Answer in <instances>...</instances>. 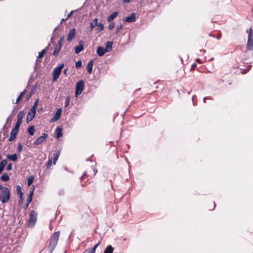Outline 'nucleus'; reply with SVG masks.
Listing matches in <instances>:
<instances>
[{
	"label": "nucleus",
	"instance_id": "nucleus-1",
	"mask_svg": "<svg viewBox=\"0 0 253 253\" xmlns=\"http://www.w3.org/2000/svg\"><path fill=\"white\" fill-rule=\"evenodd\" d=\"M59 235L60 232L57 231L54 233L51 237L50 243L49 245V249H50L51 253L54 249L57 244Z\"/></svg>",
	"mask_w": 253,
	"mask_h": 253
},
{
	"label": "nucleus",
	"instance_id": "nucleus-2",
	"mask_svg": "<svg viewBox=\"0 0 253 253\" xmlns=\"http://www.w3.org/2000/svg\"><path fill=\"white\" fill-rule=\"evenodd\" d=\"M249 32L247 47L250 50H253V30L251 28L249 29Z\"/></svg>",
	"mask_w": 253,
	"mask_h": 253
},
{
	"label": "nucleus",
	"instance_id": "nucleus-3",
	"mask_svg": "<svg viewBox=\"0 0 253 253\" xmlns=\"http://www.w3.org/2000/svg\"><path fill=\"white\" fill-rule=\"evenodd\" d=\"M1 202L5 203L9 201L10 198V194L8 189L7 187H4L1 193Z\"/></svg>",
	"mask_w": 253,
	"mask_h": 253
},
{
	"label": "nucleus",
	"instance_id": "nucleus-4",
	"mask_svg": "<svg viewBox=\"0 0 253 253\" xmlns=\"http://www.w3.org/2000/svg\"><path fill=\"white\" fill-rule=\"evenodd\" d=\"M29 215L30 218L28 222V226H33L37 221V213L34 211H32Z\"/></svg>",
	"mask_w": 253,
	"mask_h": 253
},
{
	"label": "nucleus",
	"instance_id": "nucleus-5",
	"mask_svg": "<svg viewBox=\"0 0 253 253\" xmlns=\"http://www.w3.org/2000/svg\"><path fill=\"white\" fill-rule=\"evenodd\" d=\"M64 67V64H60L59 66L55 67L53 71V81H56L59 78L61 70Z\"/></svg>",
	"mask_w": 253,
	"mask_h": 253
},
{
	"label": "nucleus",
	"instance_id": "nucleus-6",
	"mask_svg": "<svg viewBox=\"0 0 253 253\" xmlns=\"http://www.w3.org/2000/svg\"><path fill=\"white\" fill-rule=\"evenodd\" d=\"M84 87V82L83 80H80L78 82L76 85V96H78L80 94Z\"/></svg>",
	"mask_w": 253,
	"mask_h": 253
},
{
	"label": "nucleus",
	"instance_id": "nucleus-7",
	"mask_svg": "<svg viewBox=\"0 0 253 253\" xmlns=\"http://www.w3.org/2000/svg\"><path fill=\"white\" fill-rule=\"evenodd\" d=\"M61 112L62 110L61 108L58 109L53 117L51 119V122H54L57 121L60 117Z\"/></svg>",
	"mask_w": 253,
	"mask_h": 253
},
{
	"label": "nucleus",
	"instance_id": "nucleus-8",
	"mask_svg": "<svg viewBox=\"0 0 253 253\" xmlns=\"http://www.w3.org/2000/svg\"><path fill=\"white\" fill-rule=\"evenodd\" d=\"M47 134L46 133H43V135L39 137L35 142L36 145H39L45 140L47 137Z\"/></svg>",
	"mask_w": 253,
	"mask_h": 253
},
{
	"label": "nucleus",
	"instance_id": "nucleus-9",
	"mask_svg": "<svg viewBox=\"0 0 253 253\" xmlns=\"http://www.w3.org/2000/svg\"><path fill=\"white\" fill-rule=\"evenodd\" d=\"M76 35V29L75 28H73L71 30L68 34L67 37V41H71L75 36Z\"/></svg>",
	"mask_w": 253,
	"mask_h": 253
},
{
	"label": "nucleus",
	"instance_id": "nucleus-10",
	"mask_svg": "<svg viewBox=\"0 0 253 253\" xmlns=\"http://www.w3.org/2000/svg\"><path fill=\"white\" fill-rule=\"evenodd\" d=\"M97 54L99 56H102L106 52H107L105 48L102 46H99L96 50Z\"/></svg>",
	"mask_w": 253,
	"mask_h": 253
},
{
	"label": "nucleus",
	"instance_id": "nucleus-11",
	"mask_svg": "<svg viewBox=\"0 0 253 253\" xmlns=\"http://www.w3.org/2000/svg\"><path fill=\"white\" fill-rule=\"evenodd\" d=\"M136 19V14L134 13H131L130 16L126 17V21L127 22L131 23L134 22Z\"/></svg>",
	"mask_w": 253,
	"mask_h": 253
},
{
	"label": "nucleus",
	"instance_id": "nucleus-12",
	"mask_svg": "<svg viewBox=\"0 0 253 253\" xmlns=\"http://www.w3.org/2000/svg\"><path fill=\"white\" fill-rule=\"evenodd\" d=\"M18 130L13 128L10 132V135L8 139L9 141L14 140L16 137V134L18 133Z\"/></svg>",
	"mask_w": 253,
	"mask_h": 253
},
{
	"label": "nucleus",
	"instance_id": "nucleus-13",
	"mask_svg": "<svg viewBox=\"0 0 253 253\" xmlns=\"http://www.w3.org/2000/svg\"><path fill=\"white\" fill-rule=\"evenodd\" d=\"M61 46H62L61 45L60 43H58L57 46L55 47L54 50L53 51V55L56 56L58 55L59 52L61 50Z\"/></svg>",
	"mask_w": 253,
	"mask_h": 253
},
{
	"label": "nucleus",
	"instance_id": "nucleus-14",
	"mask_svg": "<svg viewBox=\"0 0 253 253\" xmlns=\"http://www.w3.org/2000/svg\"><path fill=\"white\" fill-rule=\"evenodd\" d=\"M119 13L118 12H115L112 13L110 16H109L107 18V20L108 22H111L114 19L116 18L118 15Z\"/></svg>",
	"mask_w": 253,
	"mask_h": 253
},
{
	"label": "nucleus",
	"instance_id": "nucleus-15",
	"mask_svg": "<svg viewBox=\"0 0 253 253\" xmlns=\"http://www.w3.org/2000/svg\"><path fill=\"white\" fill-rule=\"evenodd\" d=\"M98 24V19L95 18L90 23V31H91Z\"/></svg>",
	"mask_w": 253,
	"mask_h": 253
},
{
	"label": "nucleus",
	"instance_id": "nucleus-16",
	"mask_svg": "<svg viewBox=\"0 0 253 253\" xmlns=\"http://www.w3.org/2000/svg\"><path fill=\"white\" fill-rule=\"evenodd\" d=\"M113 45V42H107L106 43V51L108 52L111 50Z\"/></svg>",
	"mask_w": 253,
	"mask_h": 253
},
{
	"label": "nucleus",
	"instance_id": "nucleus-17",
	"mask_svg": "<svg viewBox=\"0 0 253 253\" xmlns=\"http://www.w3.org/2000/svg\"><path fill=\"white\" fill-rule=\"evenodd\" d=\"M60 154V151H57L54 154V156H53V157L52 158V160H53V163L54 165H55L56 164V163L59 157V155Z\"/></svg>",
	"mask_w": 253,
	"mask_h": 253
},
{
	"label": "nucleus",
	"instance_id": "nucleus-18",
	"mask_svg": "<svg viewBox=\"0 0 253 253\" xmlns=\"http://www.w3.org/2000/svg\"><path fill=\"white\" fill-rule=\"evenodd\" d=\"M92 66H93V61L92 60H90L87 66H86V69H87V70L88 71V72L90 74L91 72H92Z\"/></svg>",
	"mask_w": 253,
	"mask_h": 253
},
{
	"label": "nucleus",
	"instance_id": "nucleus-19",
	"mask_svg": "<svg viewBox=\"0 0 253 253\" xmlns=\"http://www.w3.org/2000/svg\"><path fill=\"white\" fill-rule=\"evenodd\" d=\"M35 115V114L31 113V112L29 111V113H28V114L27 115V117H26L27 122H29L33 120V119L34 118Z\"/></svg>",
	"mask_w": 253,
	"mask_h": 253
},
{
	"label": "nucleus",
	"instance_id": "nucleus-20",
	"mask_svg": "<svg viewBox=\"0 0 253 253\" xmlns=\"http://www.w3.org/2000/svg\"><path fill=\"white\" fill-rule=\"evenodd\" d=\"M55 133L58 138L60 137L62 135V129L59 127H57L55 129Z\"/></svg>",
	"mask_w": 253,
	"mask_h": 253
},
{
	"label": "nucleus",
	"instance_id": "nucleus-21",
	"mask_svg": "<svg viewBox=\"0 0 253 253\" xmlns=\"http://www.w3.org/2000/svg\"><path fill=\"white\" fill-rule=\"evenodd\" d=\"M6 157L10 161H16L17 159V155L15 154L13 155H7Z\"/></svg>",
	"mask_w": 253,
	"mask_h": 253
},
{
	"label": "nucleus",
	"instance_id": "nucleus-22",
	"mask_svg": "<svg viewBox=\"0 0 253 253\" xmlns=\"http://www.w3.org/2000/svg\"><path fill=\"white\" fill-rule=\"evenodd\" d=\"M84 49V47L82 44H80L79 45L76 46L75 47V52L76 53H79L80 52H81Z\"/></svg>",
	"mask_w": 253,
	"mask_h": 253
},
{
	"label": "nucleus",
	"instance_id": "nucleus-23",
	"mask_svg": "<svg viewBox=\"0 0 253 253\" xmlns=\"http://www.w3.org/2000/svg\"><path fill=\"white\" fill-rule=\"evenodd\" d=\"M113 250V248L111 246L109 245L106 247L104 252V253H112Z\"/></svg>",
	"mask_w": 253,
	"mask_h": 253
},
{
	"label": "nucleus",
	"instance_id": "nucleus-24",
	"mask_svg": "<svg viewBox=\"0 0 253 253\" xmlns=\"http://www.w3.org/2000/svg\"><path fill=\"white\" fill-rule=\"evenodd\" d=\"M25 115V113L23 111H20L17 115V120L22 121Z\"/></svg>",
	"mask_w": 253,
	"mask_h": 253
},
{
	"label": "nucleus",
	"instance_id": "nucleus-25",
	"mask_svg": "<svg viewBox=\"0 0 253 253\" xmlns=\"http://www.w3.org/2000/svg\"><path fill=\"white\" fill-rule=\"evenodd\" d=\"M96 26H97V28H96L95 30L97 31V32H100L104 29V25L102 23H98Z\"/></svg>",
	"mask_w": 253,
	"mask_h": 253
},
{
	"label": "nucleus",
	"instance_id": "nucleus-26",
	"mask_svg": "<svg viewBox=\"0 0 253 253\" xmlns=\"http://www.w3.org/2000/svg\"><path fill=\"white\" fill-rule=\"evenodd\" d=\"M0 179L3 181H7L9 179V177L6 173H3L0 177Z\"/></svg>",
	"mask_w": 253,
	"mask_h": 253
},
{
	"label": "nucleus",
	"instance_id": "nucleus-27",
	"mask_svg": "<svg viewBox=\"0 0 253 253\" xmlns=\"http://www.w3.org/2000/svg\"><path fill=\"white\" fill-rule=\"evenodd\" d=\"M16 191L20 197H23V193L22 192L21 188L19 185H17L16 186Z\"/></svg>",
	"mask_w": 253,
	"mask_h": 253
},
{
	"label": "nucleus",
	"instance_id": "nucleus-28",
	"mask_svg": "<svg viewBox=\"0 0 253 253\" xmlns=\"http://www.w3.org/2000/svg\"><path fill=\"white\" fill-rule=\"evenodd\" d=\"M35 128L34 126H31L28 128V132L31 135L34 134Z\"/></svg>",
	"mask_w": 253,
	"mask_h": 253
},
{
	"label": "nucleus",
	"instance_id": "nucleus-29",
	"mask_svg": "<svg viewBox=\"0 0 253 253\" xmlns=\"http://www.w3.org/2000/svg\"><path fill=\"white\" fill-rule=\"evenodd\" d=\"M21 123L22 121L17 120L14 127L13 128H14L15 129H17L18 130Z\"/></svg>",
	"mask_w": 253,
	"mask_h": 253
},
{
	"label": "nucleus",
	"instance_id": "nucleus-30",
	"mask_svg": "<svg viewBox=\"0 0 253 253\" xmlns=\"http://www.w3.org/2000/svg\"><path fill=\"white\" fill-rule=\"evenodd\" d=\"M34 179V178L33 176H31L27 179V184L28 186H30V185H31L32 184V183L33 182Z\"/></svg>",
	"mask_w": 253,
	"mask_h": 253
},
{
	"label": "nucleus",
	"instance_id": "nucleus-31",
	"mask_svg": "<svg viewBox=\"0 0 253 253\" xmlns=\"http://www.w3.org/2000/svg\"><path fill=\"white\" fill-rule=\"evenodd\" d=\"M100 244V241H99L97 244H96L93 248L89 249L93 253H95V250L96 248L99 246Z\"/></svg>",
	"mask_w": 253,
	"mask_h": 253
},
{
	"label": "nucleus",
	"instance_id": "nucleus-32",
	"mask_svg": "<svg viewBox=\"0 0 253 253\" xmlns=\"http://www.w3.org/2000/svg\"><path fill=\"white\" fill-rule=\"evenodd\" d=\"M45 53V49H43V50H42L41 52H40L39 53V55L38 56V58H42L44 56Z\"/></svg>",
	"mask_w": 253,
	"mask_h": 253
},
{
	"label": "nucleus",
	"instance_id": "nucleus-33",
	"mask_svg": "<svg viewBox=\"0 0 253 253\" xmlns=\"http://www.w3.org/2000/svg\"><path fill=\"white\" fill-rule=\"evenodd\" d=\"M52 158H49L48 159V162L46 164V169H49L52 166Z\"/></svg>",
	"mask_w": 253,
	"mask_h": 253
},
{
	"label": "nucleus",
	"instance_id": "nucleus-34",
	"mask_svg": "<svg viewBox=\"0 0 253 253\" xmlns=\"http://www.w3.org/2000/svg\"><path fill=\"white\" fill-rule=\"evenodd\" d=\"M32 195H33V192H31L30 195H29V197H28V199H27V204L26 205V207H27L28 206V205L32 201Z\"/></svg>",
	"mask_w": 253,
	"mask_h": 253
},
{
	"label": "nucleus",
	"instance_id": "nucleus-35",
	"mask_svg": "<svg viewBox=\"0 0 253 253\" xmlns=\"http://www.w3.org/2000/svg\"><path fill=\"white\" fill-rule=\"evenodd\" d=\"M82 66V62L81 61H78L76 63V67L77 68H80Z\"/></svg>",
	"mask_w": 253,
	"mask_h": 253
},
{
	"label": "nucleus",
	"instance_id": "nucleus-36",
	"mask_svg": "<svg viewBox=\"0 0 253 253\" xmlns=\"http://www.w3.org/2000/svg\"><path fill=\"white\" fill-rule=\"evenodd\" d=\"M122 28H123L122 25H121L118 26L116 29L115 34H117L119 33V32L120 31V30L122 29Z\"/></svg>",
	"mask_w": 253,
	"mask_h": 253
},
{
	"label": "nucleus",
	"instance_id": "nucleus-37",
	"mask_svg": "<svg viewBox=\"0 0 253 253\" xmlns=\"http://www.w3.org/2000/svg\"><path fill=\"white\" fill-rule=\"evenodd\" d=\"M115 27V23L114 22H111L109 26H108V28L110 30H112Z\"/></svg>",
	"mask_w": 253,
	"mask_h": 253
},
{
	"label": "nucleus",
	"instance_id": "nucleus-38",
	"mask_svg": "<svg viewBox=\"0 0 253 253\" xmlns=\"http://www.w3.org/2000/svg\"><path fill=\"white\" fill-rule=\"evenodd\" d=\"M36 108H35V107H32L31 108V109H30V112H31V113H34V114H36Z\"/></svg>",
	"mask_w": 253,
	"mask_h": 253
},
{
	"label": "nucleus",
	"instance_id": "nucleus-39",
	"mask_svg": "<svg viewBox=\"0 0 253 253\" xmlns=\"http://www.w3.org/2000/svg\"><path fill=\"white\" fill-rule=\"evenodd\" d=\"M70 102V97H67L65 100V106H67Z\"/></svg>",
	"mask_w": 253,
	"mask_h": 253
},
{
	"label": "nucleus",
	"instance_id": "nucleus-40",
	"mask_svg": "<svg viewBox=\"0 0 253 253\" xmlns=\"http://www.w3.org/2000/svg\"><path fill=\"white\" fill-rule=\"evenodd\" d=\"M38 103H39V99H36L35 101V103H34V105H33V107H35V108H37V106L38 105Z\"/></svg>",
	"mask_w": 253,
	"mask_h": 253
},
{
	"label": "nucleus",
	"instance_id": "nucleus-41",
	"mask_svg": "<svg viewBox=\"0 0 253 253\" xmlns=\"http://www.w3.org/2000/svg\"><path fill=\"white\" fill-rule=\"evenodd\" d=\"M12 169V164H9L7 165L6 167L7 170H10Z\"/></svg>",
	"mask_w": 253,
	"mask_h": 253
},
{
	"label": "nucleus",
	"instance_id": "nucleus-42",
	"mask_svg": "<svg viewBox=\"0 0 253 253\" xmlns=\"http://www.w3.org/2000/svg\"><path fill=\"white\" fill-rule=\"evenodd\" d=\"M22 150V146L21 144H19L18 146V150L19 152H20Z\"/></svg>",
	"mask_w": 253,
	"mask_h": 253
},
{
	"label": "nucleus",
	"instance_id": "nucleus-43",
	"mask_svg": "<svg viewBox=\"0 0 253 253\" xmlns=\"http://www.w3.org/2000/svg\"><path fill=\"white\" fill-rule=\"evenodd\" d=\"M64 37L63 36L61 37L58 42V43H60L61 46H62V42L64 40Z\"/></svg>",
	"mask_w": 253,
	"mask_h": 253
},
{
	"label": "nucleus",
	"instance_id": "nucleus-44",
	"mask_svg": "<svg viewBox=\"0 0 253 253\" xmlns=\"http://www.w3.org/2000/svg\"><path fill=\"white\" fill-rule=\"evenodd\" d=\"M74 11L72 10L70 12V13L67 16V18H69V17H70L71 16V15H72V14H73Z\"/></svg>",
	"mask_w": 253,
	"mask_h": 253
},
{
	"label": "nucleus",
	"instance_id": "nucleus-45",
	"mask_svg": "<svg viewBox=\"0 0 253 253\" xmlns=\"http://www.w3.org/2000/svg\"><path fill=\"white\" fill-rule=\"evenodd\" d=\"M83 253H93L89 249L85 250Z\"/></svg>",
	"mask_w": 253,
	"mask_h": 253
},
{
	"label": "nucleus",
	"instance_id": "nucleus-46",
	"mask_svg": "<svg viewBox=\"0 0 253 253\" xmlns=\"http://www.w3.org/2000/svg\"><path fill=\"white\" fill-rule=\"evenodd\" d=\"M21 97H20V96H18L16 99L15 103H17L18 102H19L21 100Z\"/></svg>",
	"mask_w": 253,
	"mask_h": 253
},
{
	"label": "nucleus",
	"instance_id": "nucleus-47",
	"mask_svg": "<svg viewBox=\"0 0 253 253\" xmlns=\"http://www.w3.org/2000/svg\"><path fill=\"white\" fill-rule=\"evenodd\" d=\"M132 0H123V2L125 3H127L130 2Z\"/></svg>",
	"mask_w": 253,
	"mask_h": 253
},
{
	"label": "nucleus",
	"instance_id": "nucleus-48",
	"mask_svg": "<svg viewBox=\"0 0 253 253\" xmlns=\"http://www.w3.org/2000/svg\"><path fill=\"white\" fill-rule=\"evenodd\" d=\"M24 94H25V91H23L20 93L19 96H20V97L22 98V97L24 95Z\"/></svg>",
	"mask_w": 253,
	"mask_h": 253
},
{
	"label": "nucleus",
	"instance_id": "nucleus-49",
	"mask_svg": "<svg viewBox=\"0 0 253 253\" xmlns=\"http://www.w3.org/2000/svg\"><path fill=\"white\" fill-rule=\"evenodd\" d=\"M86 175V173H84L83 175L81 177V180H83L84 179H85V176Z\"/></svg>",
	"mask_w": 253,
	"mask_h": 253
},
{
	"label": "nucleus",
	"instance_id": "nucleus-50",
	"mask_svg": "<svg viewBox=\"0 0 253 253\" xmlns=\"http://www.w3.org/2000/svg\"><path fill=\"white\" fill-rule=\"evenodd\" d=\"M92 170H93V172H94V173L93 174V175H95V174H96V172H97V170H96V169H92Z\"/></svg>",
	"mask_w": 253,
	"mask_h": 253
},
{
	"label": "nucleus",
	"instance_id": "nucleus-51",
	"mask_svg": "<svg viewBox=\"0 0 253 253\" xmlns=\"http://www.w3.org/2000/svg\"><path fill=\"white\" fill-rule=\"evenodd\" d=\"M20 200L19 201V203L20 204V203H22L23 199V197H20Z\"/></svg>",
	"mask_w": 253,
	"mask_h": 253
},
{
	"label": "nucleus",
	"instance_id": "nucleus-52",
	"mask_svg": "<svg viewBox=\"0 0 253 253\" xmlns=\"http://www.w3.org/2000/svg\"><path fill=\"white\" fill-rule=\"evenodd\" d=\"M67 70H68V69H64V70L63 71L64 74H66Z\"/></svg>",
	"mask_w": 253,
	"mask_h": 253
},
{
	"label": "nucleus",
	"instance_id": "nucleus-53",
	"mask_svg": "<svg viewBox=\"0 0 253 253\" xmlns=\"http://www.w3.org/2000/svg\"><path fill=\"white\" fill-rule=\"evenodd\" d=\"M3 188H4L3 187L2 185H0V190H2V191Z\"/></svg>",
	"mask_w": 253,
	"mask_h": 253
},
{
	"label": "nucleus",
	"instance_id": "nucleus-54",
	"mask_svg": "<svg viewBox=\"0 0 253 253\" xmlns=\"http://www.w3.org/2000/svg\"><path fill=\"white\" fill-rule=\"evenodd\" d=\"M207 98H206V97L204 98V101H205V100H206Z\"/></svg>",
	"mask_w": 253,
	"mask_h": 253
},
{
	"label": "nucleus",
	"instance_id": "nucleus-55",
	"mask_svg": "<svg viewBox=\"0 0 253 253\" xmlns=\"http://www.w3.org/2000/svg\"><path fill=\"white\" fill-rule=\"evenodd\" d=\"M65 20L64 19H62L61 20V22L64 21Z\"/></svg>",
	"mask_w": 253,
	"mask_h": 253
},
{
	"label": "nucleus",
	"instance_id": "nucleus-56",
	"mask_svg": "<svg viewBox=\"0 0 253 253\" xmlns=\"http://www.w3.org/2000/svg\"><path fill=\"white\" fill-rule=\"evenodd\" d=\"M197 62H199V59H197Z\"/></svg>",
	"mask_w": 253,
	"mask_h": 253
},
{
	"label": "nucleus",
	"instance_id": "nucleus-57",
	"mask_svg": "<svg viewBox=\"0 0 253 253\" xmlns=\"http://www.w3.org/2000/svg\"><path fill=\"white\" fill-rule=\"evenodd\" d=\"M214 207H215V204H214L213 208H214Z\"/></svg>",
	"mask_w": 253,
	"mask_h": 253
}]
</instances>
